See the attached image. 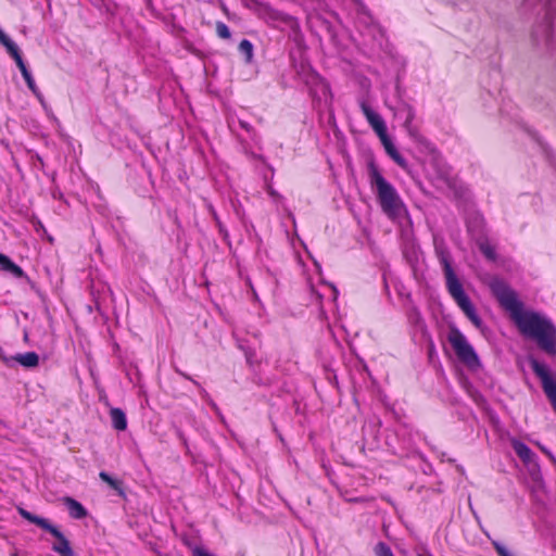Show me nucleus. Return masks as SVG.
<instances>
[{
    "label": "nucleus",
    "instance_id": "obj_4",
    "mask_svg": "<svg viewBox=\"0 0 556 556\" xmlns=\"http://www.w3.org/2000/svg\"><path fill=\"white\" fill-rule=\"evenodd\" d=\"M37 526L41 527L47 536L46 540L51 544V548L60 556H74L70 541L59 530L58 527L49 522L47 519L37 517Z\"/></svg>",
    "mask_w": 556,
    "mask_h": 556
},
{
    "label": "nucleus",
    "instance_id": "obj_10",
    "mask_svg": "<svg viewBox=\"0 0 556 556\" xmlns=\"http://www.w3.org/2000/svg\"><path fill=\"white\" fill-rule=\"evenodd\" d=\"M511 446L523 463L528 464L532 462L534 454L525 443L518 440H513Z\"/></svg>",
    "mask_w": 556,
    "mask_h": 556
},
{
    "label": "nucleus",
    "instance_id": "obj_2",
    "mask_svg": "<svg viewBox=\"0 0 556 556\" xmlns=\"http://www.w3.org/2000/svg\"><path fill=\"white\" fill-rule=\"evenodd\" d=\"M370 185L375 189L382 212L392 220L406 214V207L395 188L371 166L369 170Z\"/></svg>",
    "mask_w": 556,
    "mask_h": 556
},
{
    "label": "nucleus",
    "instance_id": "obj_24",
    "mask_svg": "<svg viewBox=\"0 0 556 556\" xmlns=\"http://www.w3.org/2000/svg\"><path fill=\"white\" fill-rule=\"evenodd\" d=\"M9 54L13 58L18 68L26 65L17 47L10 51Z\"/></svg>",
    "mask_w": 556,
    "mask_h": 556
},
{
    "label": "nucleus",
    "instance_id": "obj_12",
    "mask_svg": "<svg viewBox=\"0 0 556 556\" xmlns=\"http://www.w3.org/2000/svg\"><path fill=\"white\" fill-rule=\"evenodd\" d=\"M110 417L113 427L118 431H124L127 428V419L125 413L121 408H111Z\"/></svg>",
    "mask_w": 556,
    "mask_h": 556
},
{
    "label": "nucleus",
    "instance_id": "obj_22",
    "mask_svg": "<svg viewBox=\"0 0 556 556\" xmlns=\"http://www.w3.org/2000/svg\"><path fill=\"white\" fill-rule=\"evenodd\" d=\"M480 251L489 258V260H495V250L494 248L489 244L488 242H481L480 243Z\"/></svg>",
    "mask_w": 556,
    "mask_h": 556
},
{
    "label": "nucleus",
    "instance_id": "obj_28",
    "mask_svg": "<svg viewBox=\"0 0 556 556\" xmlns=\"http://www.w3.org/2000/svg\"><path fill=\"white\" fill-rule=\"evenodd\" d=\"M194 556H212V555L202 548H197V549H194Z\"/></svg>",
    "mask_w": 556,
    "mask_h": 556
},
{
    "label": "nucleus",
    "instance_id": "obj_32",
    "mask_svg": "<svg viewBox=\"0 0 556 556\" xmlns=\"http://www.w3.org/2000/svg\"><path fill=\"white\" fill-rule=\"evenodd\" d=\"M419 556H432V555L428 554V553H424V554H420Z\"/></svg>",
    "mask_w": 556,
    "mask_h": 556
},
{
    "label": "nucleus",
    "instance_id": "obj_21",
    "mask_svg": "<svg viewBox=\"0 0 556 556\" xmlns=\"http://www.w3.org/2000/svg\"><path fill=\"white\" fill-rule=\"evenodd\" d=\"M216 33H217L218 37H220L223 39H229L231 36L228 26L223 22L216 23Z\"/></svg>",
    "mask_w": 556,
    "mask_h": 556
},
{
    "label": "nucleus",
    "instance_id": "obj_15",
    "mask_svg": "<svg viewBox=\"0 0 556 556\" xmlns=\"http://www.w3.org/2000/svg\"><path fill=\"white\" fill-rule=\"evenodd\" d=\"M13 358V365L15 363L26 367V368H33L35 367V352H27V353H17L12 356Z\"/></svg>",
    "mask_w": 556,
    "mask_h": 556
},
{
    "label": "nucleus",
    "instance_id": "obj_18",
    "mask_svg": "<svg viewBox=\"0 0 556 556\" xmlns=\"http://www.w3.org/2000/svg\"><path fill=\"white\" fill-rule=\"evenodd\" d=\"M239 50L247 56L248 61H251L253 55V46L249 40L243 39L239 45Z\"/></svg>",
    "mask_w": 556,
    "mask_h": 556
},
{
    "label": "nucleus",
    "instance_id": "obj_27",
    "mask_svg": "<svg viewBox=\"0 0 556 556\" xmlns=\"http://www.w3.org/2000/svg\"><path fill=\"white\" fill-rule=\"evenodd\" d=\"M18 510H20V514H21L24 518H26V519H27V520H29L30 522L35 523V515H34V514H31V513H29V511H27V510H25V509H23V508H18Z\"/></svg>",
    "mask_w": 556,
    "mask_h": 556
},
{
    "label": "nucleus",
    "instance_id": "obj_3",
    "mask_svg": "<svg viewBox=\"0 0 556 556\" xmlns=\"http://www.w3.org/2000/svg\"><path fill=\"white\" fill-rule=\"evenodd\" d=\"M447 340L462 363L470 368H477L480 366L478 355L473 348L457 328H452L450 330Z\"/></svg>",
    "mask_w": 556,
    "mask_h": 556
},
{
    "label": "nucleus",
    "instance_id": "obj_5",
    "mask_svg": "<svg viewBox=\"0 0 556 556\" xmlns=\"http://www.w3.org/2000/svg\"><path fill=\"white\" fill-rule=\"evenodd\" d=\"M438 253H439L441 264L443 265L447 290H448L450 294L452 295V298L455 300V302L458 304V303L463 302L464 300L468 299V296L465 294V292L463 290V286L459 282V280L457 279V277L452 268L451 258H450L448 253L444 252L443 250H439V249H438Z\"/></svg>",
    "mask_w": 556,
    "mask_h": 556
},
{
    "label": "nucleus",
    "instance_id": "obj_29",
    "mask_svg": "<svg viewBox=\"0 0 556 556\" xmlns=\"http://www.w3.org/2000/svg\"><path fill=\"white\" fill-rule=\"evenodd\" d=\"M269 17L273 20H278V13L273 10H269Z\"/></svg>",
    "mask_w": 556,
    "mask_h": 556
},
{
    "label": "nucleus",
    "instance_id": "obj_23",
    "mask_svg": "<svg viewBox=\"0 0 556 556\" xmlns=\"http://www.w3.org/2000/svg\"><path fill=\"white\" fill-rule=\"evenodd\" d=\"M0 42L7 48L8 53L17 46L0 29Z\"/></svg>",
    "mask_w": 556,
    "mask_h": 556
},
{
    "label": "nucleus",
    "instance_id": "obj_19",
    "mask_svg": "<svg viewBox=\"0 0 556 556\" xmlns=\"http://www.w3.org/2000/svg\"><path fill=\"white\" fill-rule=\"evenodd\" d=\"M376 556H394L391 548L383 542H379L375 546Z\"/></svg>",
    "mask_w": 556,
    "mask_h": 556
},
{
    "label": "nucleus",
    "instance_id": "obj_7",
    "mask_svg": "<svg viewBox=\"0 0 556 556\" xmlns=\"http://www.w3.org/2000/svg\"><path fill=\"white\" fill-rule=\"evenodd\" d=\"M361 109L367 122L372 127V129L375 130L379 138L388 135L386 123L378 113L372 111L371 108L366 102L361 103Z\"/></svg>",
    "mask_w": 556,
    "mask_h": 556
},
{
    "label": "nucleus",
    "instance_id": "obj_33",
    "mask_svg": "<svg viewBox=\"0 0 556 556\" xmlns=\"http://www.w3.org/2000/svg\"><path fill=\"white\" fill-rule=\"evenodd\" d=\"M37 226H39L40 228L43 229L42 224H39L38 222H37Z\"/></svg>",
    "mask_w": 556,
    "mask_h": 556
},
{
    "label": "nucleus",
    "instance_id": "obj_16",
    "mask_svg": "<svg viewBox=\"0 0 556 556\" xmlns=\"http://www.w3.org/2000/svg\"><path fill=\"white\" fill-rule=\"evenodd\" d=\"M414 118H415V113H414L413 109L409 108V106L406 108V118H405L404 127L406 128L408 135L412 138H417L418 137V130L413 125Z\"/></svg>",
    "mask_w": 556,
    "mask_h": 556
},
{
    "label": "nucleus",
    "instance_id": "obj_8",
    "mask_svg": "<svg viewBox=\"0 0 556 556\" xmlns=\"http://www.w3.org/2000/svg\"><path fill=\"white\" fill-rule=\"evenodd\" d=\"M387 154L403 169L408 168L407 161L399 153L395 146L393 144L392 140L388 135L379 138Z\"/></svg>",
    "mask_w": 556,
    "mask_h": 556
},
{
    "label": "nucleus",
    "instance_id": "obj_14",
    "mask_svg": "<svg viewBox=\"0 0 556 556\" xmlns=\"http://www.w3.org/2000/svg\"><path fill=\"white\" fill-rule=\"evenodd\" d=\"M31 404V389L25 383L17 393V405L23 409H28Z\"/></svg>",
    "mask_w": 556,
    "mask_h": 556
},
{
    "label": "nucleus",
    "instance_id": "obj_20",
    "mask_svg": "<svg viewBox=\"0 0 556 556\" xmlns=\"http://www.w3.org/2000/svg\"><path fill=\"white\" fill-rule=\"evenodd\" d=\"M28 86V88L35 92V81L31 77V73L29 72V70L27 68V66H22L21 68H18Z\"/></svg>",
    "mask_w": 556,
    "mask_h": 556
},
{
    "label": "nucleus",
    "instance_id": "obj_26",
    "mask_svg": "<svg viewBox=\"0 0 556 556\" xmlns=\"http://www.w3.org/2000/svg\"><path fill=\"white\" fill-rule=\"evenodd\" d=\"M493 546L496 551V553L500 555V556H514L504 545H502L501 543H497V542H494L493 543Z\"/></svg>",
    "mask_w": 556,
    "mask_h": 556
},
{
    "label": "nucleus",
    "instance_id": "obj_31",
    "mask_svg": "<svg viewBox=\"0 0 556 556\" xmlns=\"http://www.w3.org/2000/svg\"><path fill=\"white\" fill-rule=\"evenodd\" d=\"M240 124H241V126H242L243 128H247V129H248V124H247V123L241 122Z\"/></svg>",
    "mask_w": 556,
    "mask_h": 556
},
{
    "label": "nucleus",
    "instance_id": "obj_1",
    "mask_svg": "<svg viewBox=\"0 0 556 556\" xmlns=\"http://www.w3.org/2000/svg\"><path fill=\"white\" fill-rule=\"evenodd\" d=\"M491 290L509 313L518 330L526 338L536 342L539 348L548 355L556 354V327L544 315L525 309L516 293L502 280L493 279Z\"/></svg>",
    "mask_w": 556,
    "mask_h": 556
},
{
    "label": "nucleus",
    "instance_id": "obj_25",
    "mask_svg": "<svg viewBox=\"0 0 556 556\" xmlns=\"http://www.w3.org/2000/svg\"><path fill=\"white\" fill-rule=\"evenodd\" d=\"M12 356L13 355L7 354L5 351L3 350V348L0 346V359L5 366L13 367Z\"/></svg>",
    "mask_w": 556,
    "mask_h": 556
},
{
    "label": "nucleus",
    "instance_id": "obj_17",
    "mask_svg": "<svg viewBox=\"0 0 556 556\" xmlns=\"http://www.w3.org/2000/svg\"><path fill=\"white\" fill-rule=\"evenodd\" d=\"M99 476H100L102 481L106 482L112 489L117 491L119 495H124L123 485H122V482L119 480L113 479L105 471H101Z\"/></svg>",
    "mask_w": 556,
    "mask_h": 556
},
{
    "label": "nucleus",
    "instance_id": "obj_11",
    "mask_svg": "<svg viewBox=\"0 0 556 556\" xmlns=\"http://www.w3.org/2000/svg\"><path fill=\"white\" fill-rule=\"evenodd\" d=\"M462 311L464 312V314L469 318V320L477 327V328H480L481 327V319L480 317L478 316L473 305L471 304L469 298L464 300L463 302L458 303L457 304Z\"/></svg>",
    "mask_w": 556,
    "mask_h": 556
},
{
    "label": "nucleus",
    "instance_id": "obj_30",
    "mask_svg": "<svg viewBox=\"0 0 556 556\" xmlns=\"http://www.w3.org/2000/svg\"><path fill=\"white\" fill-rule=\"evenodd\" d=\"M268 192H269V194H270L271 197H276V195H277L276 191H275V190H273L271 188H268Z\"/></svg>",
    "mask_w": 556,
    "mask_h": 556
},
{
    "label": "nucleus",
    "instance_id": "obj_9",
    "mask_svg": "<svg viewBox=\"0 0 556 556\" xmlns=\"http://www.w3.org/2000/svg\"><path fill=\"white\" fill-rule=\"evenodd\" d=\"M0 271H4L11 274L16 278H21L24 276L23 269L16 265L11 258L2 253H0Z\"/></svg>",
    "mask_w": 556,
    "mask_h": 556
},
{
    "label": "nucleus",
    "instance_id": "obj_13",
    "mask_svg": "<svg viewBox=\"0 0 556 556\" xmlns=\"http://www.w3.org/2000/svg\"><path fill=\"white\" fill-rule=\"evenodd\" d=\"M66 506L72 518L83 519L87 516V510L85 507L73 498H66Z\"/></svg>",
    "mask_w": 556,
    "mask_h": 556
},
{
    "label": "nucleus",
    "instance_id": "obj_6",
    "mask_svg": "<svg viewBox=\"0 0 556 556\" xmlns=\"http://www.w3.org/2000/svg\"><path fill=\"white\" fill-rule=\"evenodd\" d=\"M534 374L541 379L543 390L556 410V381L552 379L548 368L535 358L530 361Z\"/></svg>",
    "mask_w": 556,
    "mask_h": 556
}]
</instances>
